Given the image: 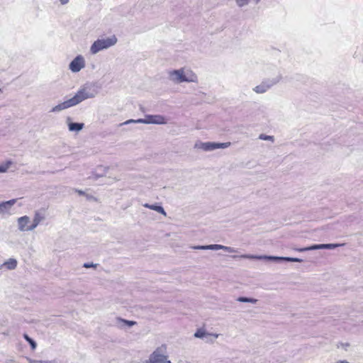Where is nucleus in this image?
I'll use <instances>...</instances> for the list:
<instances>
[{"instance_id": "1", "label": "nucleus", "mask_w": 363, "mask_h": 363, "mask_svg": "<svg viewBox=\"0 0 363 363\" xmlns=\"http://www.w3.org/2000/svg\"><path fill=\"white\" fill-rule=\"evenodd\" d=\"M97 91L91 86H84L76 92L73 97L65 100L64 101L53 106L51 108L50 112L60 113L65 109L78 105L86 99H92L95 97Z\"/></svg>"}, {"instance_id": "2", "label": "nucleus", "mask_w": 363, "mask_h": 363, "mask_svg": "<svg viewBox=\"0 0 363 363\" xmlns=\"http://www.w3.org/2000/svg\"><path fill=\"white\" fill-rule=\"evenodd\" d=\"M168 79L174 84L198 83L197 74L189 67H182L167 72Z\"/></svg>"}, {"instance_id": "3", "label": "nucleus", "mask_w": 363, "mask_h": 363, "mask_svg": "<svg viewBox=\"0 0 363 363\" xmlns=\"http://www.w3.org/2000/svg\"><path fill=\"white\" fill-rule=\"evenodd\" d=\"M118 39L115 35L106 38H99L95 40L90 47V52L96 55L100 51L108 49L117 43Z\"/></svg>"}, {"instance_id": "4", "label": "nucleus", "mask_w": 363, "mask_h": 363, "mask_svg": "<svg viewBox=\"0 0 363 363\" xmlns=\"http://www.w3.org/2000/svg\"><path fill=\"white\" fill-rule=\"evenodd\" d=\"M147 363H172L168 359L167 345L162 344L150 354Z\"/></svg>"}, {"instance_id": "5", "label": "nucleus", "mask_w": 363, "mask_h": 363, "mask_svg": "<svg viewBox=\"0 0 363 363\" xmlns=\"http://www.w3.org/2000/svg\"><path fill=\"white\" fill-rule=\"evenodd\" d=\"M130 123H143V124H157L163 125L167 123V119L162 115H146L144 118H139L137 120L130 119L121 125H128Z\"/></svg>"}, {"instance_id": "6", "label": "nucleus", "mask_w": 363, "mask_h": 363, "mask_svg": "<svg viewBox=\"0 0 363 363\" xmlns=\"http://www.w3.org/2000/svg\"><path fill=\"white\" fill-rule=\"evenodd\" d=\"M230 142L216 143V142H201L196 141L194 144V148L201 150L204 152H211L216 149H225L230 146Z\"/></svg>"}, {"instance_id": "7", "label": "nucleus", "mask_w": 363, "mask_h": 363, "mask_svg": "<svg viewBox=\"0 0 363 363\" xmlns=\"http://www.w3.org/2000/svg\"><path fill=\"white\" fill-rule=\"evenodd\" d=\"M241 258L250 259H266L272 261H287L293 262H301L303 260L299 258L288 257H276L267 255H242L240 256Z\"/></svg>"}, {"instance_id": "8", "label": "nucleus", "mask_w": 363, "mask_h": 363, "mask_svg": "<svg viewBox=\"0 0 363 363\" xmlns=\"http://www.w3.org/2000/svg\"><path fill=\"white\" fill-rule=\"evenodd\" d=\"M281 80V77H277L272 79L262 82L260 84L255 86L253 91L257 94H264Z\"/></svg>"}, {"instance_id": "9", "label": "nucleus", "mask_w": 363, "mask_h": 363, "mask_svg": "<svg viewBox=\"0 0 363 363\" xmlns=\"http://www.w3.org/2000/svg\"><path fill=\"white\" fill-rule=\"evenodd\" d=\"M86 66V61L82 55L76 56L69 64V69L72 73H77Z\"/></svg>"}, {"instance_id": "10", "label": "nucleus", "mask_w": 363, "mask_h": 363, "mask_svg": "<svg viewBox=\"0 0 363 363\" xmlns=\"http://www.w3.org/2000/svg\"><path fill=\"white\" fill-rule=\"evenodd\" d=\"M16 202V199L0 202V216L7 218L11 216L13 214V206Z\"/></svg>"}, {"instance_id": "11", "label": "nucleus", "mask_w": 363, "mask_h": 363, "mask_svg": "<svg viewBox=\"0 0 363 363\" xmlns=\"http://www.w3.org/2000/svg\"><path fill=\"white\" fill-rule=\"evenodd\" d=\"M193 249L195 250H223L230 253L237 252L238 250L231 247H228L218 244H213L208 245H197L192 247Z\"/></svg>"}, {"instance_id": "12", "label": "nucleus", "mask_w": 363, "mask_h": 363, "mask_svg": "<svg viewBox=\"0 0 363 363\" xmlns=\"http://www.w3.org/2000/svg\"><path fill=\"white\" fill-rule=\"evenodd\" d=\"M18 229L21 232L32 231L30 219L27 216H23L17 219Z\"/></svg>"}, {"instance_id": "13", "label": "nucleus", "mask_w": 363, "mask_h": 363, "mask_svg": "<svg viewBox=\"0 0 363 363\" xmlns=\"http://www.w3.org/2000/svg\"><path fill=\"white\" fill-rule=\"evenodd\" d=\"M345 244H320V245H313L312 246L302 248L298 250L300 252L308 251V250H322V249H335L340 246H343Z\"/></svg>"}, {"instance_id": "14", "label": "nucleus", "mask_w": 363, "mask_h": 363, "mask_svg": "<svg viewBox=\"0 0 363 363\" xmlns=\"http://www.w3.org/2000/svg\"><path fill=\"white\" fill-rule=\"evenodd\" d=\"M18 262L14 258H9L5 261L2 264L0 265V269L13 270L17 267Z\"/></svg>"}, {"instance_id": "15", "label": "nucleus", "mask_w": 363, "mask_h": 363, "mask_svg": "<svg viewBox=\"0 0 363 363\" xmlns=\"http://www.w3.org/2000/svg\"><path fill=\"white\" fill-rule=\"evenodd\" d=\"M69 121H70V118H67V126H68V130L70 132H77V133L79 132L84 127V124L83 123H73V122H70Z\"/></svg>"}, {"instance_id": "16", "label": "nucleus", "mask_w": 363, "mask_h": 363, "mask_svg": "<svg viewBox=\"0 0 363 363\" xmlns=\"http://www.w3.org/2000/svg\"><path fill=\"white\" fill-rule=\"evenodd\" d=\"M45 219L43 213L40 211H35L33 217V222L31 223V228L33 230L35 229L38 225Z\"/></svg>"}, {"instance_id": "17", "label": "nucleus", "mask_w": 363, "mask_h": 363, "mask_svg": "<svg viewBox=\"0 0 363 363\" xmlns=\"http://www.w3.org/2000/svg\"><path fill=\"white\" fill-rule=\"evenodd\" d=\"M206 336H213L215 339H216L219 335L216 333H208L203 328L198 329L194 333V337L196 338H204Z\"/></svg>"}, {"instance_id": "18", "label": "nucleus", "mask_w": 363, "mask_h": 363, "mask_svg": "<svg viewBox=\"0 0 363 363\" xmlns=\"http://www.w3.org/2000/svg\"><path fill=\"white\" fill-rule=\"evenodd\" d=\"M116 323L120 328H125L126 327L130 328L136 324V322L132 320H127L121 318L116 319Z\"/></svg>"}, {"instance_id": "19", "label": "nucleus", "mask_w": 363, "mask_h": 363, "mask_svg": "<svg viewBox=\"0 0 363 363\" xmlns=\"http://www.w3.org/2000/svg\"><path fill=\"white\" fill-rule=\"evenodd\" d=\"M261 0H235V4L238 8H244L250 4L257 5Z\"/></svg>"}, {"instance_id": "20", "label": "nucleus", "mask_w": 363, "mask_h": 363, "mask_svg": "<svg viewBox=\"0 0 363 363\" xmlns=\"http://www.w3.org/2000/svg\"><path fill=\"white\" fill-rule=\"evenodd\" d=\"M143 206L147 208L155 211H157V212H158L160 213H162L164 216H167V213H166L164 208L162 206H158V205H156V204L145 203L143 205Z\"/></svg>"}, {"instance_id": "21", "label": "nucleus", "mask_w": 363, "mask_h": 363, "mask_svg": "<svg viewBox=\"0 0 363 363\" xmlns=\"http://www.w3.org/2000/svg\"><path fill=\"white\" fill-rule=\"evenodd\" d=\"M12 164L13 162L11 160H6L0 163V173H6Z\"/></svg>"}, {"instance_id": "22", "label": "nucleus", "mask_w": 363, "mask_h": 363, "mask_svg": "<svg viewBox=\"0 0 363 363\" xmlns=\"http://www.w3.org/2000/svg\"><path fill=\"white\" fill-rule=\"evenodd\" d=\"M237 301L242 303H250L252 304H255L257 303L258 300L254 298H247V297H239L237 298Z\"/></svg>"}, {"instance_id": "23", "label": "nucleus", "mask_w": 363, "mask_h": 363, "mask_svg": "<svg viewBox=\"0 0 363 363\" xmlns=\"http://www.w3.org/2000/svg\"><path fill=\"white\" fill-rule=\"evenodd\" d=\"M23 337L30 344L31 350H35L37 347V344L35 340L30 338L27 334H24Z\"/></svg>"}, {"instance_id": "24", "label": "nucleus", "mask_w": 363, "mask_h": 363, "mask_svg": "<svg viewBox=\"0 0 363 363\" xmlns=\"http://www.w3.org/2000/svg\"><path fill=\"white\" fill-rule=\"evenodd\" d=\"M259 139L262 140H271V141L274 140L273 136L267 135L265 134H260L259 136Z\"/></svg>"}, {"instance_id": "25", "label": "nucleus", "mask_w": 363, "mask_h": 363, "mask_svg": "<svg viewBox=\"0 0 363 363\" xmlns=\"http://www.w3.org/2000/svg\"><path fill=\"white\" fill-rule=\"evenodd\" d=\"M29 363H54L52 361H43V360H34L32 359H28Z\"/></svg>"}, {"instance_id": "26", "label": "nucleus", "mask_w": 363, "mask_h": 363, "mask_svg": "<svg viewBox=\"0 0 363 363\" xmlns=\"http://www.w3.org/2000/svg\"><path fill=\"white\" fill-rule=\"evenodd\" d=\"M94 266L95 265L93 263H84V267H85V268H89V267H92Z\"/></svg>"}, {"instance_id": "27", "label": "nucleus", "mask_w": 363, "mask_h": 363, "mask_svg": "<svg viewBox=\"0 0 363 363\" xmlns=\"http://www.w3.org/2000/svg\"><path fill=\"white\" fill-rule=\"evenodd\" d=\"M69 1V0H60V2L62 5H65V4H68Z\"/></svg>"}]
</instances>
